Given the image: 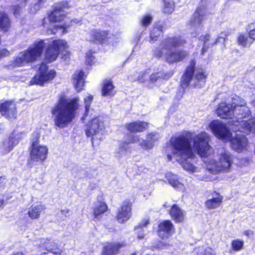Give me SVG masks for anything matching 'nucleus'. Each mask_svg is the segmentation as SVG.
<instances>
[{
    "label": "nucleus",
    "instance_id": "44",
    "mask_svg": "<svg viewBox=\"0 0 255 255\" xmlns=\"http://www.w3.org/2000/svg\"><path fill=\"white\" fill-rule=\"evenodd\" d=\"M152 17L149 15H146L143 17L141 20V24L143 26H147L150 24Z\"/></svg>",
    "mask_w": 255,
    "mask_h": 255
},
{
    "label": "nucleus",
    "instance_id": "45",
    "mask_svg": "<svg viewBox=\"0 0 255 255\" xmlns=\"http://www.w3.org/2000/svg\"><path fill=\"white\" fill-rule=\"evenodd\" d=\"M199 252L204 251V255H215L214 251L209 247L204 249L203 247L198 248Z\"/></svg>",
    "mask_w": 255,
    "mask_h": 255
},
{
    "label": "nucleus",
    "instance_id": "26",
    "mask_svg": "<svg viewBox=\"0 0 255 255\" xmlns=\"http://www.w3.org/2000/svg\"><path fill=\"white\" fill-rule=\"evenodd\" d=\"M54 244L52 241L48 239H42L40 240L39 249L44 248L46 251L53 253L57 255L61 254V251L58 248H53L52 244Z\"/></svg>",
    "mask_w": 255,
    "mask_h": 255
},
{
    "label": "nucleus",
    "instance_id": "47",
    "mask_svg": "<svg viewBox=\"0 0 255 255\" xmlns=\"http://www.w3.org/2000/svg\"><path fill=\"white\" fill-rule=\"evenodd\" d=\"M146 77V75L145 74V72H141L139 74V75H138V76L136 78H132L131 77H129L128 78L130 80H132V81L138 80L141 82H143L144 81Z\"/></svg>",
    "mask_w": 255,
    "mask_h": 255
},
{
    "label": "nucleus",
    "instance_id": "46",
    "mask_svg": "<svg viewBox=\"0 0 255 255\" xmlns=\"http://www.w3.org/2000/svg\"><path fill=\"white\" fill-rule=\"evenodd\" d=\"M93 97L92 95H89L84 99V102L85 104V110L87 112L90 108V104L93 100Z\"/></svg>",
    "mask_w": 255,
    "mask_h": 255
},
{
    "label": "nucleus",
    "instance_id": "57",
    "mask_svg": "<svg viewBox=\"0 0 255 255\" xmlns=\"http://www.w3.org/2000/svg\"><path fill=\"white\" fill-rule=\"evenodd\" d=\"M5 183V180L2 177H0V189L3 186Z\"/></svg>",
    "mask_w": 255,
    "mask_h": 255
},
{
    "label": "nucleus",
    "instance_id": "1",
    "mask_svg": "<svg viewBox=\"0 0 255 255\" xmlns=\"http://www.w3.org/2000/svg\"><path fill=\"white\" fill-rule=\"evenodd\" d=\"M210 140V135L205 131L197 134L183 132L171 139L173 156L185 170L194 172L196 168L191 162L195 157L193 150L202 157L208 156L212 151Z\"/></svg>",
    "mask_w": 255,
    "mask_h": 255
},
{
    "label": "nucleus",
    "instance_id": "30",
    "mask_svg": "<svg viewBox=\"0 0 255 255\" xmlns=\"http://www.w3.org/2000/svg\"><path fill=\"white\" fill-rule=\"evenodd\" d=\"M50 45H52V47H53L55 50H57L58 54H59L60 52L66 51L68 49L67 43L66 41L62 39L53 40L52 43L50 44Z\"/></svg>",
    "mask_w": 255,
    "mask_h": 255
},
{
    "label": "nucleus",
    "instance_id": "10",
    "mask_svg": "<svg viewBox=\"0 0 255 255\" xmlns=\"http://www.w3.org/2000/svg\"><path fill=\"white\" fill-rule=\"evenodd\" d=\"M48 152L47 147L45 145H40L37 139L32 141L30 151L31 160L36 162H43L46 159Z\"/></svg>",
    "mask_w": 255,
    "mask_h": 255
},
{
    "label": "nucleus",
    "instance_id": "6",
    "mask_svg": "<svg viewBox=\"0 0 255 255\" xmlns=\"http://www.w3.org/2000/svg\"><path fill=\"white\" fill-rule=\"evenodd\" d=\"M204 162L207 164V169L213 173L226 172L229 171L233 163V156L229 151L223 148L220 151L218 162L209 158L205 159Z\"/></svg>",
    "mask_w": 255,
    "mask_h": 255
},
{
    "label": "nucleus",
    "instance_id": "56",
    "mask_svg": "<svg viewBox=\"0 0 255 255\" xmlns=\"http://www.w3.org/2000/svg\"><path fill=\"white\" fill-rule=\"evenodd\" d=\"M244 234L246 236L249 237L252 235H253V232L251 230H246L244 232Z\"/></svg>",
    "mask_w": 255,
    "mask_h": 255
},
{
    "label": "nucleus",
    "instance_id": "13",
    "mask_svg": "<svg viewBox=\"0 0 255 255\" xmlns=\"http://www.w3.org/2000/svg\"><path fill=\"white\" fill-rule=\"evenodd\" d=\"M67 2H62L56 4L54 10L49 15V20L51 22H56L64 19L67 9Z\"/></svg>",
    "mask_w": 255,
    "mask_h": 255
},
{
    "label": "nucleus",
    "instance_id": "62",
    "mask_svg": "<svg viewBox=\"0 0 255 255\" xmlns=\"http://www.w3.org/2000/svg\"><path fill=\"white\" fill-rule=\"evenodd\" d=\"M252 104L255 106V95H253L252 97Z\"/></svg>",
    "mask_w": 255,
    "mask_h": 255
},
{
    "label": "nucleus",
    "instance_id": "25",
    "mask_svg": "<svg viewBox=\"0 0 255 255\" xmlns=\"http://www.w3.org/2000/svg\"><path fill=\"white\" fill-rule=\"evenodd\" d=\"M165 177L169 183L175 189L179 191H183L184 189V185L179 180L176 175L171 172H168L165 174Z\"/></svg>",
    "mask_w": 255,
    "mask_h": 255
},
{
    "label": "nucleus",
    "instance_id": "37",
    "mask_svg": "<svg viewBox=\"0 0 255 255\" xmlns=\"http://www.w3.org/2000/svg\"><path fill=\"white\" fill-rule=\"evenodd\" d=\"M237 42L239 45L244 47H249L253 43V40L247 35L240 34L237 38Z\"/></svg>",
    "mask_w": 255,
    "mask_h": 255
},
{
    "label": "nucleus",
    "instance_id": "31",
    "mask_svg": "<svg viewBox=\"0 0 255 255\" xmlns=\"http://www.w3.org/2000/svg\"><path fill=\"white\" fill-rule=\"evenodd\" d=\"M234 111L235 117L239 119L248 117L251 114V111L249 107L247 106V105L237 109V110Z\"/></svg>",
    "mask_w": 255,
    "mask_h": 255
},
{
    "label": "nucleus",
    "instance_id": "22",
    "mask_svg": "<svg viewBox=\"0 0 255 255\" xmlns=\"http://www.w3.org/2000/svg\"><path fill=\"white\" fill-rule=\"evenodd\" d=\"M169 214L175 222L180 223L184 220L185 212L177 205H174L170 210Z\"/></svg>",
    "mask_w": 255,
    "mask_h": 255
},
{
    "label": "nucleus",
    "instance_id": "15",
    "mask_svg": "<svg viewBox=\"0 0 255 255\" xmlns=\"http://www.w3.org/2000/svg\"><path fill=\"white\" fill-rule=\"evenodd\" d=\"M175 229L172 222L169 220H165L158 226V234L162 239L168 238L174 233Z\"/></svg>",
    "mask_w": 255,
    "mask_h": 255
},
{
    "label": "nucleus",
    "instance_id": "23",
    "mask_svg": "<svg viewBox=\"0 0 255 255\" xmlns=\"http://www.w3.org/2000/svg\"><path fill=\"white\" fill-rule=\"evenodd\" d=\"M45 209L44 205L42 204H33L29 208L27 214L32 219H38Z\"/></svg>",
    "mask_w": 255,
    "mask_h": 255
},
{
    "label": "nucleus",
    "instance_id": "9",
    "mask_svg": "<svg viewBox=\"0 0 255 255\" xmlns=\"http://www.w3.org/2000/svg\"><path fill=\"white\" fill-rule=\"evenodd\" d=\"M112 36L107 31H103L98 29H92L87 33V41L97 44L110 43Z\"/></svg>",
    "mask_w": 255,
    "mask_h": 255
},
{
    "label": "nucleus",
    "instance_id": "32",
    "mask_svg": "<svg viewBox=\"0 0 255 255\" xmlns=\"http://www.w3.org/2000/svg\"><path fill=\"white\" fill-rule=\"evenodd\" d=\"M58 55V51L49 45L45 53V60L49 63L52 62L57 59Z\"/></svg>",
    "mask_w": 255,
    "mask_h": 255
},
{
    "label": "nucleus",
    "instance_id": "48",
    "mask_svg": "<svg viewBox=\"0 0 255 255\" xmlns=\"http://www.w3.org/2000/svg\"><path fill=\"white\" fill-rule=\"evenodd\" d=\"M162 73L161 72H158L156 73H153L150 76V81L151 82H154L156 81L158 79L161 77Z\"/></svg>",
    "mask_w": 255,
    "mask_h": 255
},
{
    "label": "nucleus",
    "instance_id": "42",
    "mask_svg": "<svg viewBox=\"0 0 255 255\" xmlns=\"http://www.w3.org/2000/svg\"><path fill=\"white\" fill-rule=\"evenodd\" d=\"M243 244L244 242L243 241L235 240L232 242V248L233 250L238 251L243 248Z\"/></svg>",
    "mask_w": 255,
    "mask_h": 255
},
{
    "label": "nucleus",
    "instance_id": "3",
    "mask_svg": "<svg viewBox=\"0 0 255 255\" xmlns=\"http://www.w3.org/2000/svg\"><path fill=\"white\" fill-rule=\"evenodd\" d=\"M186 41L180 36H170L163 39L159 48L154 52V55L157 57L165 55L167 61L174 63L183 59L187 53L185 51L171 52V48L183 46Z\"/></svg>",
    "mask_w": 255,
    "mask_h": 255
},
{
    "label": "nucleus",
    "instance_id": "28",
    "mask_svg": "<svg viewBox=\"0 0 255 255\" xmlns=\"http://www.w3.org/2000/svg\"><path fill=\"white\" fill-rule=\"evenodd\" d=\"M123 244H109L104 247L103 255H116L117 254L120 248L123 247Z\"/></svg>",
    "mask_w": 255,
    "mask_h": 255
},
{
    "label": "nucleus",
    "instance_id": "58",
    "mask_svg": "<svg viewBox=\"0 0 255 255\" xmlns=\"http://www.w3.org/2000/svg\"><path fill=\"white\" fill-rule=\"evenodd\" d=\"M70 56V53L69 52L66 51V53L64 54V57H65V60H66L67 58H69V57Z\"/></svg>",
    "mask_w": 255,
    "mask_h": 255
},
{
    "label": "nucleus",
    "instance_id": "18",
    "mask_svg": "<svg viewBox=\"0 0 255 255\" xmlns=\"http://www.w3.org/2000/svg\"><path fill=\"white\" fill-rule=\"evenodd\" d=\"M19 139V136L17 134L14 137L10 136L8 139L2 141L0 143V151L2 154L8 153L18 143Z\"/></svg>",
    "mask_w": 255,
    "mask_h": 255
},
{
    "label": "nucleus",
    "instance_id": "19",
    "mask_svg": "<svg viewBox=\"0 0 255 255\" xmlns=\"http://www.w3.org/2000/svg\"><path fill=\"white\" fill-rule=\"evenodd\" d=\"M232 147L237 151L240 152L245 149L248 145V139L243 135H237L231 140Z\"/></svg>",
    "mask_w": 255,
    "mask_h": 255
},
{
    "label": "nucleus",
    "instance_id": "17",
    "mask_svg": "<svg viewBox=\"0 0 255 255\" xmlns=\"http://www.w3.org/2000/svg\"><path fill=\"white\" fill-rule=\"evenodd\" d=\"M218 117L222 119H231L235 117V111L232 105L222 103L219 104L216 111Z\"/></svg>",
    "mask_w": 255,
    "mask_h": 255
},
{
    "label": "nucleus",
    "instance_id": "61",
    "mask_svg": "<svg viewBox=\"0 0 255 255\" xmlns=\"http://www.w3.org/2000/svg\"><path fill=\"white\" fill-rule=\"evenodd\" d=\"M167 158L168 161H171L172 160V156L171 155L167 154Z\"/></svg>",
    "mask_w": 255,
    "mask_h": 255
},
{
    "label": "nucleus",
    "instance_id": "14",
    "mask_svg": "<svg viewBox=\"0 0 255 255\" xmlns=\"http://www.w3.org/2000/svg\"><path fill=\"white\" fill-rule=\"evenodd\" d=\"M233 125L237 127V129L242 132L255 133V118L250 119L248 121H233Z\"/></svg>",
    "mask_w": 255,
    "mask_h": 255
},
{
    "label": "nucleus",
    "instance_id": "53",
    "mask_svg": "<svg viewBox=\"0 0 255 255\" xmlns=\"http://www.w3.org/2000/svg\"><path fill=\"white\" fill-rule=\"evenodd\" d=\"M9 52L6 49H2L0 50V58H3L8 56Z\"/></svg>",
    "mask_w": 255,
    "mask_h": 255
},
{
    "label": "nucleus",
    "instance_id": "8",
    "mask_svg": "<svg viewBox=\"0 0 255 255\" xmlns=\"http://www.w3.org/2000/svg\"><path fill=\"white\" fill-rule=\"evenodd\" d=\"M208 128L215 136L220 139L227 141L231 136V133L225 124L219 120L211 122L208 125Z\"/></svg>",
    "mask_w": 255,
    "mask_h": 255
},
{
    "label": "nucleus",
    "instance_id": "24",
    "mask_svg": "<svg viewBox=\"0 0 255 255\" xmlns=\"http://www.w3.org/2000/svg\"><path fill=\"white\" fill-rule=\"evenodd\" d=\"M148 124L147 123L141 121H137L128 123L126 127L131 132H142L147 129Z\"/></svg>",
    "mask_w": 255,
    "mask_h": 255
},
{
    "label": "nucleus",
    "instance_id": "50",
    "mask_svg": "<svg viewBox=\"0 0 255 255\" xmlns=\"http://www.w3.org/2000/svg\"><path fill=\"white\" fill-rule=\"evenodd\" d=\"M140 142V137L138 135H132L131 139L126 141V143L128 144L131 142Z\"/></svg>",
    "mask_w": 255,
    "mask_h": 255
},
{
    "label": "nucleus",
    "instance_id": "60",
    "mask_svg": "<svg viewBox=\"0 0 255 255\" xmlns=\"http://www.w3.org/2000/svg\"><path fill=\"white\" fill-rule=\"evenodd\" d=\"M3 202H4L3 199L0 197V207H1L2 206Z\"/></svg>",
    "mask_w": 255,
    "mask_h": 255
},
{
    "label": "nucleus",
    "instance_id": "43",
    "mask_svg": "<svg viewBox=\"0 0 255 255\" xmlns=\"http://www.w3.org/2000/svg\"><path fill=\"white\" fill-rule=\"evenodd\" d=\"M211 36L209 34L203 35L199 38V40L203 42V45L207 46L208 44L213 43V42H209Z\"/></svg>",
    "mask_w": 255,
    "mask_h": 255
},
{
    "label": "nucleus",
    "instance_id": "7",
    "mask_svg": "<svg viewBox=\"0 0 255 255\" xmlns=\"http://www.w3.org/2000/svg\"><path fill=\"white\" fill-rule=\"evenodd\" d=\"M55 76L56 72L54 70H49L47 65L42 63L39 68L38 73L31 80L30 84L43 86L50 82Z\"/></svg>",
    "mask_w": 255,
    "mask_h": 255
},
{
    "label": "nucleus",
    "instance_id": "36",
    "mask_svg": "<svg viewBox=\"0 0 255 255\" xmlns=\"http://www.w3.org/2000/svg\"><path fill=\"white\" fill-rule=\"evenodd\" d=\"M128 146L126 142H122L115 152V156L119 159L125 157L128 153Z\"/></svg>",
    "mask_w": 255,
    "mask_h": 255
},
{
    "label": "nucleus",
    "instance_id": "38",
    "mask_svg": "<svg viewBox=\"0 0 255 255\" xmlns=\"http://www.w3.org/2000/svg\"><path fill=\"white\" fill-rule=\"evenodd\" d=\"M246 105L247 103L243 98L237 95L232 98L231 105L234 111Z\"/></svg>",
    "mask_w": 255,
    "mask_h": 255
},
{
    "label": "nucleus",
    "instance_id": "40",
    "mask_svg": "<svg viewBox=\"0 0 255 255\" xmlns=\"http://www.w3.org/2000/svg\"><path fill=\"white\" fill-rule=\"evenodd\" d=\"M162 30L160 26L154 27L150 32V39L151 40H156V39L161 34Z\"/></svg>",
    "mask_w": 255,
    "mask_h": 255
},
{
    "label": "nucleus",
    "instance_id": "35",
    "mask_svg": "<svg viewBox=\"0 0 255 255\" xmlns=\"http://www.w3.org/2000/svg\"><path fill=\"white\" fill-rule=\"evenodd\" d=\"M10 22L7 14L5 13H0V28L6 31L10 27Z\"/></svg>",
    "mask_w": 255,
    "mask_h": 255
},
{
    "label": "nucleus",
    "instance_id": "39",
    "mask_svg": "<svg viewBox=\"0 0 255 255\" xmlns=\"http://www.w3.org/2000/svg\"><path fill=\"white\" fill-rule=\"evenodd\" d=\"M174 2L173 0H164L163 11L166 13L170 14L174 10Z\"/></svg>",
    "mask_w": 255,
    "mask_h": 255
},
{
    "label": "nucleus",
    "instance_id": "64",
    "mask_svg": "<svg viewBox=\"0 0 255 255\" xmlns=\"http://www.w3.org/2000/svg\"><path fill=\"white\" fill-rule=\"evenodd\" d=\"M45 254H46L45 252H42V253H41L40 254H37L36 255H42Z\"/></svg>",
    "mask_w": 255,
    "mask_h": 255
},
{
    "label": "nucleus",
    "instance_id": "2",
    "mask_svg": "<svg viewBox=\"0 0 255 255\" xmlns=\"http://www.w3.org/2000/svg\"><path fill=\"white\" fill-rule=\"evenodd\" d=\"M78 100V98L67 99L63 97L60 98L51 110L56 127L63 128L72 121L75 117V111L77 107Z\"/></svg>",
    "mask_w": 255,
    "mask_h": 255
},
{
    "label": "nucleus",
    "instance_id": "21",
    "mask_svg": "<svg viewBox=\"0 0 255 255\" xmlns=\"http://www.w3.org/2000/svg\"><path fill=\"white\" fill-rule=\"evenodd\" d=\"M159 138V135L156 132H151L146 136V139L141 141L139 144L140 147L145 150L151 149L155 142H156Z\"/></svg>",
    "mask_w": 255,
    "mask_h": 255
},
{
    "label": "nucleus",
    "instance_id": "29",
    "mask_svg": "<svg viewBox=\"0 0 255 255\" xmlns=\"http://www.w3.org/2000/svg\"><path fill=\"white\" fill-rule=\"evenodd\" d=\"M222 197L218 193L215 196L208 199L205 202L206 207L209 209L218 208L222 204Z\"/></svg>",
    "mask_w": 255,
    "mask_h": 255
},
{
    "label": "nucleus",
    "instance_id": "20",
    "mask_svg": "<svg viewBox=\"0 0 255 255\" xmlns=\"http://www.w3.org/2000/svg\"><path fill=\"white\" fill-rule=\"evenodd\" d=\"M207 16L206 10L204 6L199 7L193 15L190 20V24L196 26L200 25Z\"/></svg>",
    "mask_w": 255,
    "mask_h": 255
},
{
    "label": "nucleus",
    "instance_id": "49",
    "mask_svg": "<svg viewBox=\"0 0 255 255\" xmlns=\"http://www.w3.org/2000/svg\"><path fill=\"white\" fill-rule=\"evenodd\" d=\"M55 29H51V33L55 34L56 32L58 31L59 29H63L62 33L65 32V28L66 27L63 25H54Z\"/></svg>",
    "mask_w": 255,
    "mask_h": 255
},
{
    "label": "nucleus",
    "instance_id": "34",
    "mask_svg": "<svg viewBox=\"0 0 255 255\" xmlns=\"http://www.w3.org/2000/svg\"><path fill=\"white\" fill-rule=\"evenodd\" d=\"M114 85L110 80H105L102 89V95L103 96H113L114 95Z\"/></svg>",
    "mask_w": 255,
    "mask_h": 255
},
{
    "label": "nucleus",
    "instance_id": "4",
    "mask_svg": "<svg viewBox=\"0 0 255 255\" xmlns=\"http://www.w3.org/2000/svg\"><path fill=\"white\" fill-rule=\"evenodd\" d=\"M45 46L43 40L35 42L27 50L19 52L15 59L11 62V66L13 67L24 66L36 61L40 57Z\"/></svg>",
    "mask_w": 255,
    "mask_h": 255
},
{
    "label": "nucleus",
    "instance_id": "55",
    "mask_svg": "<svg viewBox=\"0 0 255 255\" xmlns=\"http://www.w3.org/2000/svg\"><path fill=\"white\" fill-rule=\"evenodd\" d=\"M137 230H138V229ZM137 237L140 239H143L144 238V234L143 233V230H142L141 229H139Z\"/></svg>",
    "mask_w": 255,
    "mask_h": 255
},
{
    "label": "nucleus",
    "instance_id": "33",
    "mask_svg": "<svg viewBox=\"0 0 255 255\" xmlns=\"http://www.w3.org/2000/svg\"><path fill=\"white\" fill-rule=\"evenodd\" d=\"M107 210V206L106 204L102 202H99L95 204L93 213L96 218H98L99 216L103 214Z\"/></svg>",
    "mask_w": 255,
    "mask_h": 255
},
{
    "label": "nucleus",
    "instance_id": "5",
    "mask_svg": "<svg viewBox=\"0 0 255 255\" xmlns=\"http://www.w3.org/2000/svg\"><path fill=\"white\" fill-rule=\"evenodd\" d=\"M195 64L194 60L191 61L182 77V83L186 86L190 84L194 87L201 88L205 84L207 75L202 68L194 69Z\"/></svg>",
    "mask_w": 255,
    "mask_h": 255
},
{
    "label": "nucleus",
    "instance_id": "27",
    "mask_svg": "<svg viewBox=\"0 0 255 255\" xmlns=\"http://www.w3.org/2000/svg\"><path fill=\"white\" fill-rule=\"evenodd\" d=\"M73 83L77 92L82 90L84 86V73L82 71H77L73 75Z\"/></svg>",
    "mask_w": 255,
    "mask_h": 255
},
{
    "label": "nucleus",
    "instance_id": "12",
    "mask_svg": "<svg viewBox=\"0 0 255 255\" xmlns=\"http://www.w3.org/2000/svg\"><path fill=\"white\" fill-rule=\"evenodd\" d=\"M1 115L9 120L16 118L17 112L15 103L12 101H5L0 105Z\"/></svg>",
    "mask_w": 255,
    "mask_h": 255
},
{
    "label": "nucleus",
    "instance_id": "59",
    "mask_svg": "<svg viewBox=\"0 0 255 255\" xmlns=\"http://www.w3.org/2000/svg\"><path fill=\"white\" fill-rule=\"evenodd\" d=\"M18 13H19V9H17V7H15L14 8L13 13L14 15H16L17 14H18Z\"/></svg>",
    "mask_w": 255,
    "mask_h": 255
},
{
    "label": "nucleus",
    "instance_id": "51",
    "mask_svg": "<svg viewBox=\"0 0 255 255\" xmlns=\"http://www.w3.org/2000/svg\"><path fill=\"white\" fill-rule=\"evenodd\" d=\"M149 223L148 219H145L143 220L138 226L137 228H135V230L137 231L138 229H141L143 227H145Z\"/></svg>",
    "mask_w": 255,
    "mask_h": 255
},
{
    "label": "nucleus",
    "instance_id": "41",
    "mask_svg": "<svg viewBox=\"0 0 255 255\" xmlns=\"http://www.w3.org/2000/svg\"><path fill=\"white\" fill-rule=\"evenodd\" d=\"M221 39H222L223 42H225V38H224L223 36H221L218 37L216 38V39L215 40V41L214 42H213V43L208 44L207 46H205V45H203V47L202 48L201 53V55H204V53L205 52H206L208 48L210 46H213V45L216 44L218 42H220V40H221Z\"/></svg>",
    "mask_w": 255,
    "mask_h": 255
},
{
    "label": "nucleus",
    "instance_id": "63",
    "mask_svg": "<svg viewBox=\"0 0 255 255\" xmlns=\"http://www.w3.org/2000/svg\"><path fill=\"white\" fill-rule=\"evenodd\" d=\"M12 255H23V254L21 252H17Z\"/></svg>",
    "mask_w": 255,
    "mask_h": 255
},
{
    "label": "nucleus",
    "instance_id": "11",
    "mask_svg": "<svg viewBox=\"0 0 255 255\" xmlns=\"http://www.w3.org/2000/svg\"><path fill=\"white\" fill-rule=\"evenodd\" d=\"M104 128V123L99 117L92 119L86 126V134L88 136H98L103 133Z\"/></svg>",
    "mask_w": 255,
    "mask_h": 255
},
{
    "label": "nucleus",
    "instance_id": "54",
    "mask_svg": "<svg viewBox=\"0 0 255 255\" xmlns=\"http://www.w3.org/2000/svg\"><path fill=\"white\" fill-rule=\"evenodd\" d=\"M250 39L253 41L255 40V28L251 30L249 32Z\"/></svg>",
    "mask_w": 255,
    "mask_h": 255
},
{
    "label": "nucleus",
    "instance_id": "52",
    "mask_svg": "<svg viewBox=\"0 0 255 255\" xmlns=\"http://www.w3.org/2000/svg\"><path fill=\"white\" fill-rule=\"evenodd\" d=\"M94 60V57H93L91 53H88L86 55V62L89 65H91Z\"/></svg>",
    "mask_w": 255,
    "mask_h": 255
},
{
    "label": "nucleus",
    "instance_id": "16",
    "mask_svg": "<svg viewBox=\"0 0 255 255\" xmlns=\"http://www.w3.org/2000/svg\"><path fill=\"white\" fill-rule=\"evenodd\" d=\"M131 204L130 203L127 201L124 202L117 215L119 223H124L129 219L131 215Z\"/></svg>",
    "mask_w": 255,
    "mask_h": 255
}]
</instances>
